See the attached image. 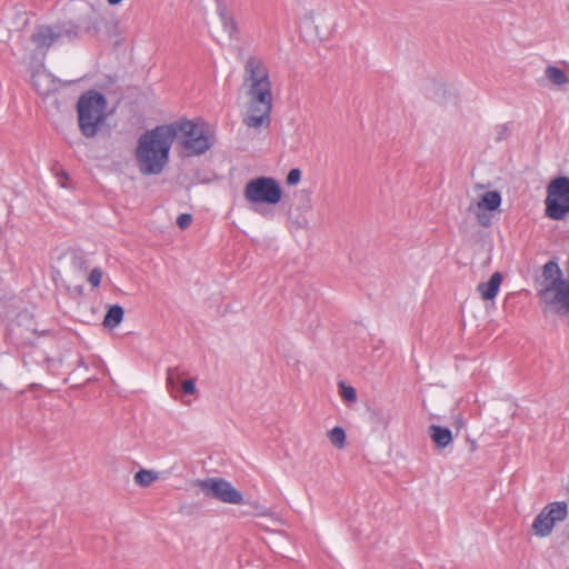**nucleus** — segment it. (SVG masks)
Here are the masks:
<instances>
[{"label":"nucleus","mask_w":569,"mask_h":569,"mask_svg":"<svg viewBox=\"0 0 569 569\" xmlns=\"http://www.w3.org/2000/svg\"><path fill=\"white\" fill-rule=\"evenodd\" d=\"M242 86L247 89L248 108L243 114V123L248 128H269L272 111V84L266 63L251 56L244 63Z\"/></svg>","instance_id":"nucleus-1"},{"label":"nucleus","mask_w":569,"mask_h":569,"mask_svg":"<svg viewBox=\"0 0 569 569\" xmlns=\"http://www.w3.org/2000/svg\"><path fill=\"white\" fill-rule=\"evenodd\" d=\"M173 132L164 124L143 132L136 148V160L142 174H159L169 160Z\"/></svg>","instance_id":"nucleus-2"},{"label":"nucleus","mask_w":569,"mask_h":569,"mask_svg":"<svg viewBox=\"0 0 569 569\" xmlns=\"http://www.w3.org/2000/svg\"><path fill=\"white\" fill-rule=\"evenodd\" d=\"M164 126L173 132V142L182 157L201 156L214 144V136L204 123L181 119Z\"/></svg>","instance_id":"nucleus-3"},{"label":"nucleus","mask_w":569,"mask_h":569,"mask_svg":"<svg viewBox=\"0 0 569 569\" xmlns=\"http://www.w3.org/2000/svg\"><path fill=\"white\" fill-rule=\"evenodd\" d=\"M107 99L96 91L82 93L76 106L78 127L81 134L88 139L97 137L107 121Z\"/></svg>","instance_id":"nucleus-4"},{"label":"nucleus","mask_w":569,"mask_h":569,"mask_svg":"<svg viewBox=\"0 0 569 569\" xmlns=\"http://www.w3.org/2000/svg\"><path fill=\"white\" fill-rule=\"evenodd\" d=\"M543 282L538 296L553 306L557 312L569 307V280L562 278V271L555 260H549L542 268Z\"/></svg>","instance_id":"nucleus-5"},{"label":"nucleus","mask_w":569,"mask_h":569,"mask_svg":"<svg viewBox=\"0 0 569 569\" xmlns=\"http://www.w3.org/2000/svg\"><path fill=\"white\" fill-rule=\"evenodd\" d=\"M80 24L73 20L59 21L53 26L39 24L30 36V41L36 49L47 51L51 46L62 38L73 40L78 38Z\"/></svg>","instance_id":"nucleus-6"},{"label":"nucleus","mask_w":569,"mask_h":569,"mask_svg":"<svg viewBox=\"0 0 569 569\" xmlns=\"http://www.w3.org/2000/svg\"><path fill=\"white\" fill-rule=\"evenodd\" d=\"M545 213L552 220H562L569 213V177H557L547 186Z\"/></svg>","instance_id":"nucleus-7"},{"label":"nucleus","mask_w":569,"mask_h":569,"mask_svg":"<svg viewBox=\"0 0 569 569\" xmlns=\"http://www.w3.org/2000/svg\"><path fill=\"white\" fill-rule=\"evenodd\" d=\"M243 197L249 203L274 206L281 200L282 189L274 178L258 177L246 184Z\"/></svg>","instance_id":"nucleus-8"},{"label":"nucleus","mask_w":569,"mask_h":569,"mask_svg":"<svg viewBox=\"0 0 569 569\" xmlns=\"http://www.w3.org/2000/svg\"><path fill=\"white\" fill-rule=\"evenodd\" d=\"M197 487H199L208 498L230 505H240L243 502L242 493L223 478L214 477L198 480Z\"/></svg>","instance_id":"nucleus-9"},{"label":"nucleus","mask_w":569,"mask_h":569,"mask_svg":"<svg viewBox=\"0 0 569 569\" xmlns=\"http://www.w3.org/2000/svg\"><path fill=\"white\" fill-rule=\"evenodd\" d=\"M31 83L34 90L41 96H48L53 91V80L44 69H38L31 74Z\"/></svg>","instance_id":"nucleus-10"},{"label":"nucleus","mask_w":569,"mask_h":569,"mask_svg":"<svg viewBox=\"0 0 569 569\" xmlns=\"http://www.w3.org/2000/svg\"><path fill=\"white\" fill-rule=\"evenodd\" d=\"M501 282L502 274L497 271L491 274L487 282H480L477 286V291L483 300H492L498 295Z\"/></svg>","instance_id":"nucleus-11"},{"label":"nucleus","mask_w":569,"mask_h":569,"mask_svg":"<svg viewBox=\"0 0 569 569\" xmlns=\"http://www.w3.org/2000/svg\"><path fill=\"white\" fill-rule=\"evenodd\" d=\"M501 204V196L498 191H487L485 192L480 200L476 203H470L468 210L473 211L475 208L482 210L487 209L490 211L497 210Z\"/></svg>","instance_id":"nucleus-12"},{"label":"nucleus","mask_w":569,"mask_h":569,"mask_svg":"<svg viewBox=\"0 0 569 569\" xmlns=\"http://www.w3.org/2000/svg\"><path fill=\"white\" fill-rule=\"evenodd\" d=\"M428 435L439 449H443L452 442L451 430L446 427L431 425L428 429Z\"/></svg>","instance_id":"nucleus-13"},{"label":"nucleus","mask_w":569,"mask_h":569,"mask_svg":"<svg viewBox=\"0 0 569 569\" xmlns=\"http://www.w3.org/2000/svg\"><path fill=\"white\" fill-rule=\"evenodd\" d=\"M555 527L553 521H549V515L541 510L538 516L535 518L532 523V529L535 533L539 537H547L551 533Z\"/></svg>","instance_id":"nucleus-14"},{"label":"nucleus","mask_w":569,"mask_h":569,"mask_svg":"<svg viewBox=\"0 0 569 569\" xmlns=\"http://www.w3.org/2000/svg\"><path fill=\"white\" fill-rule=\"evenodd\" d=\"M549 515V521L555 523L563 521L568 516V503L566 501H555L548 503L543 509Z\"/></svg>","instance_id":"nucleus-15"},{"label":"nucleus","mask_w":569,"mask_h":569,"mask_svg":"<svg viewBox=\"0 0 569 569\" xmlns=\"http://www.w3.org/2000/svg\"><path fill=\"white\" fill-rule=\"evenodd\" d=\"M124 317V310L119 305H112L108 308L102 325L104 328L113 329L118 327Z\"/></svg>","instance_id":"nucleus-16"},{"label":"nucleus","mask_w":569,"mask_h":569,"mask_svg":"<svg viewBox=\"0 0 569 569\" xmlns=\"http://www.w3.org/2000/svg\"><path fill=\"white\" fill-rule=\"evenodd\" d=\"M218 14L221 20L222 27L224 31L229 34L231 39L237 38L238 36V24L234 17L228 12L224 6L218 7Z\"/></svg>","instance_id":"nucleus-17"},{"label":"nucleus","mask_w":569,"mask_h":569,"mask_svg":"<svg viewBox=\"0 0 569 569\" xmlns=\"http://www.w3.org/2000/svg\"><path fill=\"white\" fill-rule=\"evenodd\" d=\"M545 76L549 80L550 83L563 87L569 82V78L567 73L560 69L559 67L549 64L545 69Z\"/></svg>","instance_id":"nucleus-18"},{"label":"nucleus","mask_w":569,"mask_h":569,"mask_svg":"<svg viewBox=\"0 0 569 569\" xmlns=\"http://www.w3.org/2000/svg\"><path fill=\"white\" fill-rule=\"evenodd\" d=\"M133 479L138 486L147 488L159 479V472L154 470L140 469L138 472H136Z\"/></svg>","instance_id":"nucleus-19"},{"label":"nucleus","mask_w":569,"mask_h":569,"mask_svg":"<svg viewBox=\"0 0 569 569\" xmlns=\"http://www.w3.org/2000/svg\"><path fill=\"white\" fill-rule=\"evenodd\" d=\"M328 438L332 446L342 449L346 446V432L341 427H335L328 432Z\"/></svg>","instance_id":"nucleus-20"},{"label":"nucleus","mask_w":569,"mask_h":569,"mask_svg":"<svg viewBox=\"0 0 569 569\" xmlns=\"http://www.w3.org/2000/svg\"><path fill=\"white\" fill-rule=\"evenodd\" d=\"M339 388H340V397L346 402H356L357 401V391L353 387L347 386L343 381H340Z\"/></svg>","instance_id":"nucleus-21"},{"label":"nucleus","mask_w":569,"mask_h":569,"mask_svg":"<svg viewBox=\"0 0 569 569\" xmlns=\"http://www.w3.org/2000/svg\"><path fill=\"white\" fill-rule=\"evenodd\" d=\"M181 373L178 368H169L167 371V386L173 392L176 385L178 383Z\"/></svg>","instance_id":"nucleus-22"},{"label":"nucleus","mask_w":569,"mask_h":569,"mask_svg":"<svg viewBox=\"0 0 569 569\" xmlns=\"http://www.w3.org/2000/svg\"><path fill=\"white\" fill-rule=\"evenodd\" d=\"M496 142L506 140L510 134V128L508 124H499L496 127Z\"/></svg>","instance_id":"nucleus-23"},{"label":"nucleus","mask_w":569,"mask_h":569,"mask_svg":"<svg viewBox=\"0 0 569 569\" xmlns=\"http://www.w3.org/2000/svg\"><path fill=\"white\" fill-rule=\"evenodd\" d=\"M102 279V272L99 268H93L88 277V281L91 283L92 287H99Z\"/></svg>","instance_id":"nucleus-24"},{"label":"nucleus","mask_w":569,"mask_h":569,"mask_svg":"<svg viewBox=\"0 0 569 569\" xmlns=\"http://www.w3.org/2000/svg\"><path fill=\"white\" fill-rule=\"evenodd\" d=\"M300 179H301V170L298 168H293L288 172L286 182L289 186H295L300 181Z\"/></svg>","instance_id":"nucleus-25"},{"label":"nucleus","mask_w":569,"mask_h":569,"mask_svg":"<svg viewBox=\"0 0 569 569\" xmlns=\"http://www.w3.org/2000/svg\"><path fill=\"white\" fill-rule=\"evenodd\" d=\"M192 222V216L190 213H181L177 218V224L180 229L186 230Z\"/></svg>","instance_id":"nucleus-26"},{"label":"nucleus","mask_w":569,"mask_h":569,"mask_svg":"<svg viewBox=\"0 0 569 569\" xmlns=\"http://www.w3.org/2000/svg\"><path fill=\"white\" fill-rule=\"evenodd\" d=\"M180 388L184 395H193L197 390L194 379L182 381Z\"/></svg>","instance_id":"nucleus-27"},{"label":"nucleus","mask_w":569,"mask_h":569,"mask_svg":"<svg viewBox=\"0 0 569 569\" xmlns=\"http://www.w3.org/2000/svg\"><path fill=\"white\" fill-rule=\"evenodd\" d=\"M476 212V216H477V219L479 221V223L482 226V227H488L490 224V218L483 213L481 210H477L475 211Z\"/></svg>","instance_id":"nucleus-28"},{"label":"nucleus","mask_w":569,"mask_h":569,"mask_svg":"<svg viewBox=\"0 0 569 569\" xmlns=\"http://www.w3.org/2000/svg\"><path fill=\"white\" fill-rule=\"evenodd\" d=\"M108 2V4L110 6H118L120 4L123 0H106Z\"/></svg>","instance_id":"nucleus-29"},{"label":"nucleus","mask_w":569,"mask_h":569,"mask_svg":"<svg viewBox=\"0 0 569 569\" xmlns=\"http://www.w3.org/2000/svg\"><path fill=\"white\" fill-rule=\"evenodd\" d=\"M316 29H318V27H317V26H316ZM317 33H318V36H319V38H320L321 40H326V39H328V37H329V34H330V32H328V33H326V34H321V33L319 32V30H317Z\"/></svg>","instance_id":"nucleus-30"},{"label":"nucleus","mask_w":569,"mask_h":569,"mask_svg":"<svg viewBox=\"0 0 569 569\" xmlns=\"http://www.w3.org/2000/svg\"><path fill=\"white\" fill-rule=\"evenodd\" d=\"M61 176H62L64 179H68V178H69V174H68L66 171H62V172H61Z\"/></svg>","instance_id":"nucleus-31"},{"label":"nucleus","mask_w":569,"mask_h":569,"mask_svg":"<svg viewBox=\"0 0 569 569\" xmlns=\"http://www.w3.org/2000/svg\"><path fill=\"white\" fill-rule=\"evenodd\" d=\"M561 312L569 313V307H565V309Z\"/></svg>","instance_id":"nucleus-32"}]
</instances>
